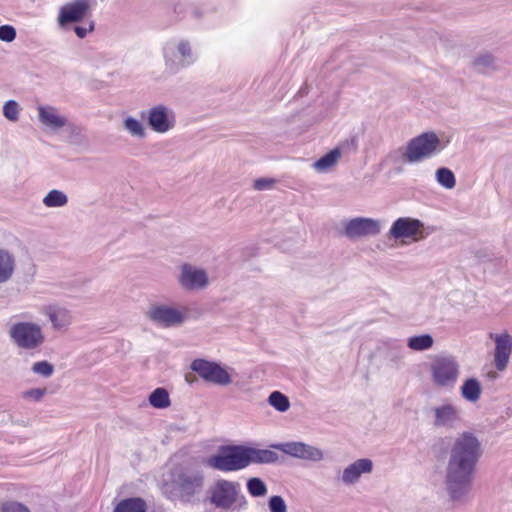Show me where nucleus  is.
I'll return each instance as SVG.
<instances>
[{
    "label": "nucleus",
    "instance_id": "obj_29",
    "mask_svg": "<svg viewBox=\"0 0 512 512\" xmlns=\"http://www.w3.org/2000/svg\"><path fill=\"white\" fill-rule=\"evenodd\" d=\"M149 403L152 407L157 409H165L169 407L171 402L168 391L162 387L156 388L149 395Z\"/></svg>",
    "mask_w": 512,
    "mask_h": 512
},
{
    "label": "nucleus",
    "instance_id": "obj_38",
    "mask_svg": "<svg viewBox=\"0 0 512 512\" xmlns=\"http://www.w3.org/2000/svg\"><path fill=\"white\" fill-rule=\"evenodd\" d=\"M47 390L45 388H33L24 391L22 397L27 400L39 402L45 396Z\"/></svg>",
    "mask_w": 512,
    "mask_h": 512
},
{
    "label": "nucleus",
    "instance_id": "obj_7",
    "mask_svg": "<svg viewBox=\"0 0 512 512\" xmlns=\"http://www.w3.org/2000/svg\"><path fill=\"white\" fill-rule=\"evenodd\" d=\"M445 147L435 132H425L407 143L403 158L408 163H419L439 154Z\"/></svg>",
    "mask_w": 512,
    "mask_h": 512
},
{
    "label": "nucleus",
    "instance_id": "obj_31",
    "mask_svg": "<svg viewBox=\"0 0 512 512\" xmlns=\"http://www.w3.org/2000/svg\"><path fill=\"white\" fill-rule=\"evenodd\" d=\"M436 181L445 189H453L456 185V178L454 173L446 167H441L436 170Z\"/></svg>",
    "mask_w": 512,
    "mask_h": 512
},
{
    "label": "nucleus",
    "instance_id": "obj_1",
    "mask_svg": "<svg viewBox=\"0 0 512 512\" xmlns=\"http://www.w3.org/2000/svg\"><path fill=\"white\" fill-rule=\"evenodd\" d=\"M480 453V444L471 433H463L455 441L446 470V485L453 500H461L469 492Z\"/></svg>",
    "mask_w": 512,
    "mask_h": 512
},
{
    "label": "nucleus",
    "instance_id": "obj_11",
    "mask_svg": "<svg viewBox=\"0 0 512 512\" xmlns=\"http://www.w3.org/2000/svg\"><path fill=\"white\" fill-rule=\"evenodd\" d=\"M146 316L150 321L164 328L180 326L186 319L184 309L166 304L151 305Z\"/></svg>",
    "mask_w": 512,
    "mask_h": 512
},
{
    "label": "nucleus",
    "instance_id": "obj_6",
    "mask_svg": "<svg viewBox=\"0 0 512 512\" xmlns=\"http://www.w3.org/2000/svg\"><path fill=\"white\" fill-rule=\"evenodd\" d=\"M212 505L221 510H239L245 506V496L238 482L219 479L208 490Z\"/></svg>",
    "mask_w": 512,
    "mask_h": 512
},
{
    "label": "nucleus",
    "instance_id": "obj_17",
    "mask_svg": "<svg viewBox=\"0 0 512 512\" xmlns=\"http://www.w3.org/2000/svg\"><path fill=\"white\" fill-rule=\"evenodd\" d=\"M433 425L438 429H454L461 421V410L453 403H442L433 408Z\"/></svg>",
    "mask_w": 512,
    "mask_h": 512
},
{
    "label": "nucleus",
    "instance_id": "obj_26",
    "mask_svg": "<svg viewBox=\"0 0 512 512\" xmlns=\"http://www.w3.org/2000/svg\"><path fill=\"white\" fill-rule=\"evenodd\" d=\"M43 205L47 208H61L67 205L68 196L61 190H50L42 200Z\"/></svg>",
    "mask_w": 512,
    "mask_h": 512
},
{
    "label": "nucleus",
    "instance_id": "obj_33",
    "mask_svg": "<svg viewBox=\"0 0 512 512\" xmlns=\"http://www.w3.org/2000/svg\"><path fill=\"white\" fill-rule=\"evenodd\" d=\"M247 490L253 497H263L268 492L267 485L263 480L257 477L250 478L247 481Z\"/></svg>",
    "mask_w": 512,
    "mask_h": 512
},
{
    "label": "nucleus",
    "instance_id": "obj_41",
    "mask_svg": "<svg viewBox=\"0 0 512 512\" xmlns=\"http://www.w3.org/2000/svg\"><path fill=\"white\" fill-rule=\"evenodd\" d=\"M69 127V130H70V140L69 142L72 143V144H76V143H79L81 141V138H82V130L81 128L75 126V125H70L68 124L67 125Z\"/></svg>",
    "mask_w": 512,
    "mask_h": 512
},
{
    "label": "nucleus",
    "instance_id": "obj_27",
    "mask_svg": "<svg viewBox=\"0 0 512 512\" xmlns=\"http://www.w3.org/2000/svg\"><path fill=\"white\" fill-rule=\"evenodd\" d=\"M114 512H147L146 504L140 498H128L120 501Z\"/></svg>",
    "mask_w": 512,
    "mask_h": 512
},
{
    "label": "nucleus",
    "instance_id": "obj_5",
    "mask_svg": "<svg viewBox=\"0 0 512 512\" xmlns=\"http://www.w3.org/2000/svg\"><path fill=\"white\" fill-rule=\"evenodd\" d=\"M428 372L430 380L436 388L451 391L458 382L460 364L452 355L439 354L431 359Z\"/></svg>",
    "mask_w": 512,
    "mask_h": 512
},
{
    "label": "nucleus",
    "instance_id": "obj_37",
    "mask_svg": "<svg viewBox=\"0 0 512 512\" xmlns=\"http://www.w3.org/2000/svg\"><path fill=\"white\" fill-rule=\"evenodd\" d=\"M17 32L16 29L12 25H2L0 26V40L4 42H12L16 39Z\"/></svg>",
    "mask_w": 512,
    "mask_h": 512
},
{
    "label": "nucleus",
    "instance_id": "obj_14",
    "mask_svg": "<svg viewBox=\"0 0 512 512\" xmlns=\"http://www.w3.org/2000/svg\"><path fill=\"white\" fill-rule=\"evenodd\" d=\"M146 119L150 128L159 134H165L176 125V115L172 108L158 104L146 112Z\"/></svg>",
    "mask_w": 512,
    "mask_h": 512
},
{
    "label": "nucleus",
    "instance_id": "obj_15",
    "mask_svg": "<svg viewBox=\"0 0 512 512\" xmlns=\"http://www.w3.org/2000/svg\"><path fill=\"white\" fill-rule=\"evenodd\" d=\"M382 230V222L367 217H356L344 225V234L349 239L376 236Z\"/></svg>",
    "mask_w": 512,
    "mask_h": 512
},
{
    "label": "nucleus",
    "instance_id": "obj_2",
    "mask_svg": "<svg viewBox=\"0 0 512 512\" xmlns=\"http://www.w3.org/2000/svg\"><path fill=\"white\" fill-rule=\"evenodd\" d=\"M159 51L164 72L170 76L196 65L200 60L197 43L189 36H169L161 42Z\"/></svg>",
    "mask_w": 512,
    "mask_h": 512
},
{
    "label": "nucleus",
    "instance_id": "obj_28",
    "mask_svg": "<svg viewBox=\"0 0 512 512\" xmlns=\"http://www.w3.org/2000/svg\"><path fill=\"white\" fill-rule=\"evenodd\" d=\"M433 343V337L429 334L416 335L407 339V346L414 351L429 350Z\"/></svg>",
    "mask_w": 512,
    "mask_h": 512
},
{
    "label": "nucleus",
    "instance_id": "obj_25",
    "mask_svg": "<svg viewBox=\"0 0 512 512\" xmlns=\"http://www.w3.org/2000/svg\"><path fill=\"white\" fill-rule=\"evenodd\" d=\"M123 128L131 137L139 139L146 137V128L144 124L135 117L127 116L124 118Z\"/></svg>",
    "mask_w": 512,
    "mask_h": 512
},
{
    "label": "nucleus",
    "instance_id": "obj_16",
    "mask_svg": "<svg viewBox=\"0 0 512 512\" xmlns=\"http://www.w3.org/2000/svg\"><path fill=\"white\" fill-rule=\"evenodd\" d=\"M93 0H74L59 9L57 22L62 28L70 23L82 21L89 13Z\"/></svg>",
    "mask_w": 512,
    "mask_h": 512
},
{
    "label": "nucleus",
    "instance_id": "obj_32",
    "mask_svg": "<svg viewBox=\"0 0 512 512\" xmlns=\"http://www.w3.org/2000/svg\"><path fill=\"white\" fill-rule=\"evenodd\" d=\"M268 403L279 412H286L290 408L288 397L279 391H273L269 395Z\"/></svg>",
    "mask_w": 512,
    "mask_h": 512
},
{
    "label": "nucleus",
    "instance_id": "obj_3",
    "mask_svg": "<svg viewBox=\"0 0 512 512\" xmlns=\"http://www.w3.org/2000/svg\"><path fill=\"white\" fill-rule=\"evenodd\" d=\"M278 455L272 450L255 449L245 446L222 447L218 454L207 459V465L224 472L237 471L251 463H274Z\"/></svg>",
    "mask_w": 512,
    "mask_h": 512
},
{
    "label": "nucleus",
    "instance_id": "obj_20",
    "mask_svg": "<svg viewBox=\"0 0 512 512\" xmlns=\"http://www.w3.org/2000/svg\"><path fill=\"white\" fill-rule=\"evenodd\" d=\"M490 338L495 342L494 364L497 370L506 369L510 354L512 352V336L507 332L490 334Z\"/></svg>",
    "mask_w": 512,
    "mask_h": 512
},
{
    "label": "nucleus",
    "instance_id": "obj_19",
    "mask_svg": "<svg viewBox=\"0 0 512 512\" xmlns=\"http://www.w3.org/2000/svg\"><path fill=\"white\" fill-rule=\"evenodd\" d=\"M39 123L50 131H59L68 125V119L58 108L51 105L37 107Z\"/></svg>",
    "mask_w": 512,
    "mask_h": 512
},
{
    "label": "nucleus",
    "instance_id": "obj_40",
    "mask_svg": "<svg viewBox=\"0 0 512 512\" xmlns=\"http://www.w3.org/2000/svg\"><path fill=\"white\" fill-rule=\"evenodd\" d=\"M274 180L270 178H259L254 181V189L263 191V190H269L273 187Z\"/></svg>",
    "mask_w": 512,
    "mask_h": 512
},
{
    "label": "nucleus",
    "instance_id": "obj_13",
    "mask_svg": "<svg viewBox=\"0 0 512 512\" xmlns=\"http://www.w3.org/2000/svg\"><path fill=\"white\" fill-rule=\"evenodd\" d=\"M423 223L415 218L400 217L396 219L389 230V237L407 243V240L417 241L422 238Z\"/></svg>",
    "mask_w": 512,
    "mask_h": 512
},
{
    "label": "nucleus",
    "instance_id": "obj_23",
    "mask_svg": "<svg viewBox=\"0 0 512 512\" xmlns=\"http://www.w3.org/2000/svg\"><path fill=\"white\" fill-rule=\"evenodd\" d=\"M341 155V149L339 147L334 148L333 150L329 151L327 154L319 158L317 161H315L312 164V167L315 171L319 173H326L338 164Z\"/></svg>",
    "mask_w": 512,
    "mask_h": 512
},
{
    "label": "nucleus",
    "instance_id": "obj_21",
    "mask_svg": "<svg viewBox=\"0 0 512 512\" xmlns=\"http://www.w3.org/2000/svg\"><path fill=\"white\" fill-rule=\"evenodd\" d=\"M42 313L49 319L52 328L55 330L66 329L73 322L71 311L58 304H50L43 307Z\"/></svg>",
    "mask_w": 512,
    "mask_h": 512
},
{
    "label": "nucleus",
    "instance_id": "obj_4",
    "mask_svg": "<svg viewBox=\"0 0 512 512\" xmlns=\"http://www.w3.org/2000/svg\"><path fill=\"white\" fill-rule=\"evenodd\" d=\"M7 334L12 344L24 351H38L46 342L43 326L29 320L28 313L14 316L9 324Z\"/></svg>",
    "mask_w": 512,
    "mask_h": 512
},
{
    "label": "nucleus",
    "instance_id": "obj_12",
    "mask_svg": "<svg viewBox=\"0 0 512 512\" xmlns=\"http://www.w3.org/2000/svg\"><path fill=\"white\" fill-rule=\"evenodd\" d=\"M272 447L288 456L305 461L320 462L325 458V452L322 449L301 441L278 443Z\"/></svg>",
    "mask_w": 512,
    "mask_h": 512
},
{
    "label": "nucleus",
    "instance_id": "obj_30",
    "mask_svg": "<svg viewBox=\"0 0 512 512\" xmlns=\"http://www.w3.org/2000/svg\"><path fill=\"white\" fill-rule=\"evenodd\" d=\"M473 66L479 72H486L496 68V58L489 52H482L475 56Z\"/></svg>",
    "mask_w": 512,
    "mask_h": 512
},
{
    "label": "nucleus",
    "instance_id": "obj_8",
    "mask_svg": "<svg viewBox=\"0 0 512 512\" xmlns=\"http://www.w3.org/2000/svg\"><path fill=\"white\" fill-rule=\"evenodd\" d=\"M191 369L207 382L228 386L233 382L235 369L220 363L205 359H196L191 363Z\"/></svg>",
    "mask_w": 512,
    "mask_h": 512
},
{
    "label": "nucleus",
    "instance_id": "obj_39",
    "mask_svg": "<svg viewBox=\"0 0 512 512\" xmlns=\"http://www.w3.org/2000/svg\"><path fill=\"white\" fill-rule=\"evenodd\" d=\"M0 512H30L29 509L18 502H7L1 506Z\"/></svg>",
    "mask_w": 512,
    "mask_h": 512
},
{
    "label": "nucleus",
    "instance_id": "obj_42",
    "mask_svg": "<svg viewBox=\"0 0 512 512\" xmlns=\"http://www.w3.org/2000/svg\"><path fill=\"white\" fill-rule=\"evenodd\" d=\"M94 30V22H90L88 27H82V26H76L74 28L75 34L83 39L87 36L89 32H92Z\"/></svg>",
    "mask_w": 512,
    "mask_h": 512
},
{
    "label": "nucleus",
    "instance_id": "obj_18",
    "mask_svg": "<svg viewBox=\"0 0 512 512\" xmlns=\"http://www.w3.org/2000/svg\"><path fill=\"white\" fill-rule=\"evenodd\" d=\"M373 471V462L368 458H360L350 463L341 471L338 480L344 486H354L359 483L363 475Z\"/></svg>",
    "mask_w": 512,
    "mask_h": 512
},
{
    "label": "nucleus",
    "instance_id": "obj_24",
    "mask_svg": "<svg viewBox=\"0 0 512 512\" xmlns=\"http://www.w3.org/2000/svg\"><path fill=\"white\" fill-rule=\"evenodd\" d=\"M482 393V387L476 378L466 379L460 387L461 396L468 402H477Z\"/></svg>",
    "mask_w": 512,
    "mask_h": 512
},
{
    "label": "nucleus",
    "instance_id": "obj_34",
    "mask_svg": "<svg viewBox=\"0 0 512 512\" xmlns=\"http://www.w3.org/2000/svg\"><path fill=\"white\" fill-rule=\"evenodd\" d=\"M20 111V105L15 100H8L3 105V115L11 122H17L19 120Z\"/></svg>",
    "mask_w": 512,
    "mask_h": 512
},
{
    "label": "nucleus",
    "instance_id": "obj_10",
    "mask_svg": "<svg viewBox=\"0 0 512 512\" xmlns=\"http://www.w3.org/2000/svg\"><path fill=\"white\" fill-rule=\"evenodd\" d=\"M177 281L186 291H201L210 284L208 272L191 263H184L179 267Z\"/></svg>",
    "mask_w": 512,
    "mask_h": 512
},
{
    "label": "nucleus",
    "instance_id": "obj_35",
    "mask_svg": "<svg viewBox=\"0 0 512 512\" xmlns=\"http://www.w3.org/2000/svg\"><path fill=\"white\" fill-rule=\"evenodd\" d=\"M31 371L43 378H49L54 373V366L46 360L37 361L31 366Z\"/></svg>",
    "mask_w": 512,
    "mask_h": 512
},
{
    "label": "nucleus",
    "instance_id": "obj_36",
    "mask_svg": "<svg viewBox=\"0 0 512 512\" xmlns=\"http://www.w3.org/2000/svg\"><path fill=\"white\" fill-rule=\"evenodd\" d=\"M268 508L270 512H287L286 502L279 495H273L269 498Z\"/></svg>",
    "mask_w": 512,
    "mask_h": 512
},
{
    "label": "nucleus",
    "instance_id": "obj_9",
    "mask_svg": "<svg viewBox=\"0 0 512 512\" xmlns=\"http://www.w3.org/2000/svg\"><path fill=\"white\" fill-rule=\"evenodd\" d=\"M173 485L180 499L184 502H190L203 489L204 473L199 469H184L175 476Z\"/></svg>",
    "mask_w": 512,
    "mask_h": 512
},
{
    "label": "nucleus",
    "instance_id": "obj_22",
    "mask_svg": "<svg viewBox=\"0 0 512 512\" xmlns=\"http://www.w3.org/2000/svg\"><path fill=\"white\" fill-rule=\"evenodd\" d=\"M16 268L15 255L7 250L0 248V284L9 281Z\"/></svg>",
    "mask_w": 512,
    "mask_h": 512
}]
</instances>
